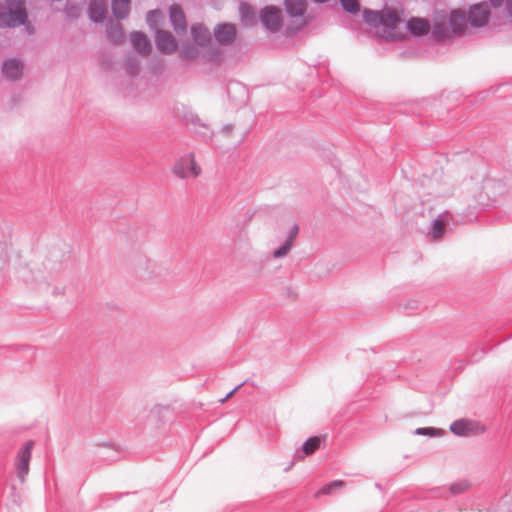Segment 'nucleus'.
<instances>
[{"instance_id": "1", "label": "nucleus", "mask_w": 512, "mask_h": 512, "mask_svg": "<svg viewBox=\"0 0 512 512\" xmlns=\"http://www.w3.org/2000/svg\"><path fill=\"white\" fill-rule=\"evenodd\" d=\"M365 21L376 29V33L387 40H404L407 38L402 13L392 7L381 11L365 10Z\"/></svg>"}, {"instance_id": "2", "label": "nucleus", "mask_w": 512, "mask_h": 512, "mask_svg": "<svg viewBox=\"0 0 512 512\" xmlns=\"http://www.w3.org/2000/svg\"><path fill=\"white\" fill-rule=\"evenodd\" d=\"M466 14L455 9L450 13L438 12L433 18V33L439 39L452 37L466 28Z\"/></svg>"}, {"instance_id": "3", "label": "nucleus", "mask_w": 512, "mask_h": 512, "mask_svg": "<svg viewBox=\"0 0 512 512\" xmlns=\"http://www.w3.org/2000/svg\"><path fill=\"white\" fill-rule=\"evenodd\" d=\"M175 176L185 178H196L201 174V167L196 161L193 153L186 154L179 158L172 167Z\"/></svg>"}, {"instance_id": "4", "label": "nucleus", "mask_w": 512, "mask_h": 512, "mask_svg": "<svg viewBox=\"0 0 512 512\" xmlns=\"http://www.w3.org/2000/svg\"><path fill=\"white\" fill-rule=\"evenodd\" d=\"M9 11L0 14V26H17L24 24L26 12L23 8V0H7Z\"/></svg>"}, {"instance_id": "5", "label": "nucleus", "mask_w": 512, "mask_h": 512, "mask_svg": "<svg viewBox=\"0 0 512 512\" xmlns=\"http://www.w3.org/2000/svg\"><path fill=\"white\" fill-rule=\"evenodd\" d=\"M450 430L458 436H472L483 433L485 427L477 422L462 419L453 422L450 426Z\"/></svg>"}, {"instance_id": "6", "label": "nucleus", "mask_w": 512, "mask_h": 512, "mask_svg": "<svg viewBox=\"0 0 512 512\" xmlns=\"http://www.w3.org/2000/svg\"><path fill=\"white\" fill-rule=\"evenodd\" d=\"M34 443L32 441L27 442L22 447L17 455L16 469L18 478L23 482L29 472V463L31 460V451Z\"/></svg>"}, {"instance_id": "7", "label": "nucleus", "mask_w": 512, "mask_h": 512, "mask_svg": "<svg viewBox=\"0 0 512 512\" xmlns=\"http://www.w3.org/2000/svg\"><path fill=\"white\" fill-rule=\"evenodd\" d=\"M407 36L421 37L427 35L431 30V24L428 19L423 17H411L404 22Z\"/></svg>"}, {"instance_id": "8", "label": "nucleus", "mask_w": 512, "mask_h": 512, "mask_svg": "<svg viewBox=\"0 0 512 512\" xmlns=\"http://www.w3.org/2000/svg\"><path fill=\"white\" fill-rule=\"evenodd\" d=\"M263 25L270 31H278L282 27L281 10L277 7H266L261 14Z\"/></svg>"}, {"instance_id": "9", "label": "nucleus", "mask_w": 512, "mask_h": 512, "mask_svg": "<svg viewBox=\"0 0 512 512\" xmlns=\"http://www.w3.org/2000/svg\"><path fill=\"white\" fill-rule=\"evenodd\" d=\"M490 11L485 4H475L469 10L468 20L472 26L482 27L487 24Z\"/></svg>"}, {"instance_id": "10", "label": "nucleus", "mask_w": 512, "mask_h": 512, "mask_svg": "<svg viewBox=\"0 0 512 512\" xmlns=\"http://www.w3.org/2000/svg\"><path fill=\"white\" fill-rule=\"evenodd\" d=\"M155 39L161 52L172 54L177 50V42L169 31L157 30Z\"/></svg>"}, {"instance_id": "11", "label": "nucleus", "mask_w": 512, "mask_h": 512, "mask_svg": "<svg viewBox=\"0 0 512 512\" xmlns=\"http://www.w3.org/2000/svg\"><path fill=\"white\" fill-rule=\"evenodd\" d=\"M286 9L289 15L296 19L297 27H302L306 24L304 20V12L306 10L305 0H285Z\"/></svg>"}, {"instance_id": "12", "label": "nucleus", "mask_w": 512, "mask_h": 512, "mask_svg": "<svg viewBox=\"0 0 512 512\" xmlns=\"http://www.w3.org/2000/svg\"><path fill=\"white\" fill-rule=\"evenodd\" d=\"M170 20L174 26V30L179 34L185 32L187 28L185 15L181 7L174 4L170 7Z\"/></svg>"}, {"instance_id": "13", "label": "nucleus", "mask_w": 512, "mask_h": 512, "mask_svg": "<svg viewBox=\"0 0 512 512\" xmlns=\"http://www.w3.org/2000/svg\"><path fill=\"white\" fill-rule=\"evenodd\" d=\"M131 42L134 49L142 54L148 55L151 52V44L146 35L140 32H134L131 34Z\"/></svg>"}, {"instance_id": "14", "label": "nucleus", "mask_w": 512, "mask_h": 512, "mask_svg": "<svg viewBox=\"0 0 512 512\" xmlns=\"http://www.w3.org/2000/svg\"><path fill=\"white\" fill-rule=\"evenodd\" d=\"M215 36L222 44L231 43L236 37V28L232 24L219 25L215 31Z\"/></svg>"}, {"instance_id": "15", "label": "nucleus", "mask_w": 512, "mask_h": 512, "mask_svg": "<svg viewBox=\"0 0 512 512\" xmlns=\"http://www.w3.org/2000/svg\"><path fill=\"white\" fill-rule=\"evenodd\" d=\"M298 231H299V228L296 224L292 223L289 226L288 236H287L285 244L283 246H281L279 249L274 251L273 256L275 258L283 257L290 251L292 244L298 234Z\"/></svg>"}, {"instance_id": "16", "label": "nucleus", "mask_w": 512, "mask_h": 512, "mask_svg": "<svg viewBox=\"0 0 512 512\" xmlns=\"http://www.w3.org/2000/svg\"><path fill=\"white\" fill-rule=\"evenodd\" d=\"M22 72L23 65L17 60H7L3 65V74L8 79H18L22 75Z\"/></svg>"}, {"instance_id": "17", "label": "nucleus", "mask_w": 512, "mask_h": 512, "mask_svg": "<svg viewBox=\"0 0 512 512\" xmlns=\"http://www.w3.org/2000/svg\"><path fill=\"white\" fill-rule=\"evenodd\" d=\"M90 18L99 22L102 21L106 14V5L104 0H94L89 8Z\"/></svg>"}, {"instance_id": "18", "label": "nucleus", "mask_w": 512, "mask_h": 512, "mask_svg": "<svg viewBox=\"0 0 512 512\" xmlns=\"http://www.w3.org/2000/svg\"><path fill=\"white\" fill-rule=\"evenodd\" d=\"M112 10L117 18H124L130 11V0H113Z\"/></svg>"}, {"instance_id": "19", "label": "nucleus", "mask_w": 512, "mask_h": 512, "mask_svg": "<svg viewBox=\"0 0 512 512\" xmlns=\"http://www.w3.org/2000/svg\"><path fill=\"white\" fill-rule=\"evenodd\" d=\"M191 32L195 42L199 45H204L210 39L209 31L202 25H193Z\"/></svg>"}, {"instance_id": "20", "label": "nucleus", "mask_w": 512, "mask_h": 512, "mask_svg": "<svg viewBox=\"0 0 512 512\" xmlns=\"http://www.w3.org/2000/svg\"><path fill=\"white\" fill-rule=\"evenodd\" d=\"M320 444V437L314 436L309 438L303 445V453L305 454V456L312 455L320 447Z\"/></svg>"}, {"instance_id": "21", "label": "nucleus", "mask_w": 512, "mask_h": 512, "mask_svg": "<svg viewBox=\"0 0 512 512\" xmlns=\"http://www.w3.org/2000/svg\"><path fill=\"white\" fill-rule=\"evenodd\" d=\"M445 231V222L442 219H436L432 224V236L435 240L440 239Z\"/></svg>"}, {"instance_id": "22", "label": "nucleus", "mask_w": 512, "mask_h": 512, "mask_svg": "<svg viewBox=\"0 0 512 512\" xmlns=\"http://www.w3.org/2000/svg\"><path fill=\"white\" fill-rule=\"evenodd\" d=\"M415 434L429 436V437H437L442 436L444 431L442 429H437L433 427H425V428H417L415 430Z\"/></svg>"}, {"instance_id": "23", "label": "nucleus", "mask_w": 512, "mask_h": 512, "mask_svg": "<svg viewBox=\"0 0 512 512\" xmlns=\"http://www.w3.org/2000/svg\"><path fill=\"white\" fill-rule=\"evenodd\" d=\"M164 19V16L161 11L154 10L148 13L147 21L151 27H156L160 21Z\"/></svg>"}, {"instance_id": "24", "label": "nucleus", "mask_w": 512, "mask_h": 512, "mask_svg": "<svg viewBox=\"0 0 512 512\" xmlns=\"http://www.w3.org/2000/svg\"><path fill=\"white\" fill-rule=\"evenodd\" d=\"M345 487V483L341 480H337V481H334L326 486H324L320 491L319 493H322V494H329L331 493L333 490H336V489H341Z\"/></svg>"}, {"instance_id": "25", "label": "nucleus", "mask_w": 512, "mask_h": 512, "mask_svg": "<svg viewBox=\"0 0 512 512\" xmlns=\"http://www.w3.org/2000/svg\"><path fill=\"white\" fill-rule=\"evenodd\" d=\"M240 11H241L243 20L247 24L251 23L252 20L254 19V15H253L251 8L247 4H242L240 7Z\"/></svg>"}, {"instance_id": "26", "label": "nucleus", "mask_w": 512, "mask_h": 512, "mask_svg": "<svg viewBox=\"0 0 512 512\" xmlns=\"http://www.w3.org/2000/svg\"><path fill=\"white\" fill-rule=\"evenodd\" d=\"M343 8L348 12H357L359 10L358 0H340Z\"/></svg>"}, {"instance_id": "27", "label": "nucleus", "mask_w": 512, "mask_h": 512, "mask_svg": "<svg viewBox=\"0 0 512 512\" xmlns=\"http://www.w3.org/2000/svg\"><path fill=\"white\" fill-rule=\"evenodd\" d=\"M468 486H469V485H468V483H466V482H461V483H459V484H453V485L451 486V491H452L453 493H460V492H463V491L467 490V489H468Z\"/></svg>"}, {"instance_id": "28", "label": "nucleus", "mask_w": 512, "mask_h": 512, "mask_svg": "<svg viewBox=\"0 0 512 512\" xmlns=\"http://www.w3.org/2000/svg\"><path fill=\"white\" fill-rule=\"evenodd\" d=\"M181 54H182V56H183V57H186V58H188V57H192V56H193V54H191V53H190V52H188V51H181Z\"/></svg>"}, {"instance_id": "29", "label": "nucleus", "mask_w": 512, "mask_h": 512, "mask_svg": "<svg viewBox=\"0 0 512 512\" xmlns=\"http://www.w3.org/2000/svg\"><path fill=\"white\" fill-rule=\"evenodd\" d=\"M494 6H500L503 0H490Z\"/></svg>"}]
</instances>
